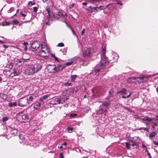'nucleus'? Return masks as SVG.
<instances>
[{"instance_id": "f257e3e1", "label": "nucleus", "mask_w": 158, "mask_h": 158, "mask_svg": "<svg viewBox=\"0 0 158 158\" xmlns=\"http://www.w3.org/2000/svg\"><path fill=\"white\" fill-rule=\"evenodd\" d=\"M108 59H101L100 63L97 64L94 69V71L96 73L99 72H102L106 66L109 64Z\"/></svg>"}, {"instance_id": "f03ea898", "label": "nucleus", "mask_w": 158, "mask_h": 158, "mask_svg": "<svg viewBox=\"0 0 158 158\" xmlns=\"http://www.w3.org/2000/svg\"><path fill=\"white\" fill-rule=\"evenodd\" d=\"M35 66H32L29 68L28 71L29 75H31L37 72L39 70L41 69V67L40 65H36Z\"/></svg>"}, {"instance_id": "7ed1b4c3", "label": "nucleus", "mask_w": 158, "mask_h": 158, "mask_svg": "<svg viewBox=\"0 0 158 158\" xmlns=\"http://www.w3.org/2000/svg\"><path fill=\"white\" fill-rule=\"evenodd\" d=\"M18 105L21 107L29 105L27 99L25 97L20 98L18 101Z\"/></svg>"}, {"instance_id": "20e7f679", "label": "nucleus", "mask_w": 158, "mask_h": 158, "mask_svg": "<svg viewBox=\"0 0 158 158\" xmlns=\"http://www.w3.org/2000/svg\"><path fill=\"white\" fill-rule=\"evenodd\" d=\"M40 44L39 42L37 41H34L31 45L29 49L30 51H34L36 50L40 47Z\"/></svg>"}, {"instance_id": "39448f33", "label": "nucleus", "mask_w": 158, "mask_h": 158, "mask_svg": "<svg viewBox=\"0 0 158 158\" xmlns=\"http://www.w3.org/2000/svg\"><path fill=\"white\" fill-rule=\"evenodd\" d=\"M47 68L49 73H56V65L55 64L49 65L47 66Z\"/></svg>"}, {"instance_id": "423d86ee", "label": "nucleus", "mask_w": 158, "mask_h": 158, "mask_svg": "<svg viewBox=\"0 0 158 158\" xmlns=\"http://www.w3.org/2000/svg\"><path fill=\"white\" fill-rule=\"evenodd\" d=\"M50 52L48 50H41L39 52V55L42 57H48L50 55Z\"/></svg>"}, {"instance_id": "0eeeda50", "label": "nucleus", "mask_w": 158, "mask_h": 158, "mask_svg": "<svg viewBox=\"0 0 158 158\" xmlns=\"http://www.w3.org/2000/svg\"><path fill=\"white\" fill-rule=\"evenodd\" d=\"M91 48H87L83 52V56L84 57H90L91 56Z\"/></svg>"}, {"instance_id": "6e6552de", "label": "nucleus", "mask_w": 158, "mask_h": 158, "mask_svg": "<svg viewBox=\"0 0 158 158\" xmlns=\"http://www.w3.org/2000/svg\"><path fill=\"white\" fill-rule=\"evenodd\" d=\"M115 93L114 90L113 89H111L109 91L108 95L105 98V99L106 100H109L110 98L115 96Z\"/></svg>"}, {"instance_id": "1a4fd4ad", "label": "nucleus", "mask_w": 158, "mask_h": 158, "mask_svg": "<svg viewBox=\"0 0 158 158\" xmlns=\"http://www.w3.org/2000/svg\"><path fill=\"white\" fill-rule=\"evenodd\" d=\"M102 50L101 52V59H108V58L106 56L105 54L106 48L105 46H102Z\"/></svg>"}, {"instance_id": "9d476101", "label": "nucleus", "mask_w": 158, "mask_h": 158, "mask_svg": "<svg viewBox=\"0 0 158 158\" xmlns=\"http://www.w3.org/2000/svg\"><path fill=\"white\" fill-rule=\"evenodd\" d=\"M65 97H61L60 98H55V100L57 101V102L56 104H62L66 100ZM54 104H56V103H55Z\"/></svg>"}, {"instance_id": "9b49d317", "label": "nucleus", "mask_w": 158, "mask_h": 158, "mask_svg": "<svg viewBox=\"0 0 158 158\" xmlns=\"http://www.w3.org/2000/svg\"><path fill=\"white\" fill-rule=\"evenodd\" d=\"M137 78L141 80L140 83L141 82H144L148 81V77L147 76H146L144 75H142Z\"/></svg>"}, {"instance_id": "f8f14e48", "label": "nucleus", "mask_w": 158, "mask_h": 158, "mask_svg": "<svg viewBox=\"0 0 158 158\" xmlns=\"http://www.w3.org/2000/svg\"><path fill=\"white\" fill-rule=\"evenodd\" d=\"M36 97V96L35 95L32 94H31L28 98H26L27 99L28 103L29 104L32 102L33 100L35 99Z\"/></svg>"}, {"instance_id": "ddd939ff", "label": "nucleus", "mask_w": 158, "mask_h": 158, "mask_svg": "<svg viewBox=\"0 0 158 158\" xmlns=\"http://www.w3.org/2000/svg\"><path fill=\"white\" fill-rule=\"evenodd\" d=\"M65 67L64 64H58L56 65V72L62 70Z\"/></svg>"}, {"instance_id": "4468645a", "label": "nucleus", "mask_w": 158, "mask_h": 158, "mask_svg": "<svg viewBox=\"0 0 158 158\" xmlns=\"http://www.w3.org/2000/svg\"><path fill=\"white\" fill-rule=\"evenodd\" d=\"M19 115L20 116V117L22 119L26 120L28 119L29 118L28 116L26 114H23V112L21 111L19 113Z\"/></svg>"}, {"instance_id": "2eb2a0df", "label": "nucleus", "mask_w": 158, "mask_h": 158, "mask_svg": "<svg viewBox=\"0 0 158 158\" xmlns=\"http://www.w3.org/2000/svg\"><path fill=\"white\" fill-rule=\"evenodd\" d=\"M89 8H90L91 10H89L88 8L86 9V10L88 11H89L90 13H92L93 12H96L98 11L97 7H92L91 6H90L89 7Z\"/></svg>"}, {"instance_id": "dca6fc26", "label": "nucleus", "mask_w": 158, "mask_h": 158, "mask_svg": "<svg viewBox=\"0 0 158 158\" xmlns=\"http://www.w3.org/2000/svg\"><path fill=\"white\" fill-rule=\"evenodd\" d=\"M77 90H80L82 91H85L86 90V88L85 85H82L77 86L76 87Z\"/></svg>"}, {"instance_id": "f3484780", "label": "nucleus", "mask_w": 158, "mask_h": 158, "mask_svg": "<svg viewBox=\"0 0 158 158\" xmlns=\"http://www.w3.org/2000/svg\"><path fill=\"white\" fill-rule=\"evenodd\" d=\"M19 74V73L18 72H17L15 70H13V72H11L10 75V77H13L15 76H18Z\"/></svg>"}, {"instance_id": "a211bd4d", "label": "nucleus", "mask_w": 158, "mask_h": 158, "mask_svg": "<svg viewBox=\"0 0 158 158\" xmlns=\"http://www.w3.org/2000/svg\"><path fill=\"white\" fill-rule=\"evenodd\" d=\"M127 90L125 88L121 90L120 91L117 92L116 94H117L122 93L123 94H127Z\"/></svg>"}, {"instance_id": "6ab92c4d", "label": "nucleus", "mask_w": 158, "mask_h": 158, "mask_svg": "<svg viewBox=\"0 0 158 158\" xmlns=\"http://www.w3.org/2000/svg\"><path fill=\"white\" fill-rule=\"evenodd\" d=\"M18 130L17 129L11 128L10 133L14 135H16L17 133Z\"/></svg>"}, {"instance_id": "aec40b11", "label": "nucleus", "mask_w": 158, "mask_h": 158, "mask_svg": "<svg viewBox=\"0 0 158 158\" xmlns=\"http://www.w3.org/2000/svg\"><path fill=\"white\" fill-rule=\"evenodd\" d=\"M10 70H5L3 71V74L6 76H10Z\"/></svg>"}, {"instance_id": "412c9836", "label": "nucleus", "mask_w": 158, "mask_h": 158, "mask_svg": "<svg viewBox=\"0 0 158 158\" xmlns=\"http://www.w3.org/2000/svg\"><path fill=\"white\" fill-rule=\"evenodd\" d=\"M8 105L10 107H12L13 106H17V103L16 102H10L8 103Z\"/></svg>"}, {"instance_id": "4be33fe9", "label": "nucleus", "mask_w": 158, "mask_h": 158, "mask_svg": "<svg viewBox=\"0 0 158 158\" xmlns=\"http://www.w3.org/2000/svg\"><path fill=\"white\" fill-rule=\"evenodd\" d=\"M106 110H104L102 108H101L98 111L97 113L98 114H103L104 112H106Z\"/></svg>"}, {"instance_id": "5701e85b", "label": "nucleus", "mask_w": 158, "mask_h": 158, "mask_svg": "<svg viewBox=\"0 0 158 158\" xmlns=\"http://www.w3.org/2000/svg\"><path fill=\"white\" fill-rule=\"evenodd\" d=\"M156 135H157V133L156 132L153 131L149 134V138H152L155 136Z\"/></svg>"}, {"instance_id": "b1692460", "label": "nucleus", "mask_w": 158, "mask_h": 158, "mask_svg": "<svg viewBox=\"0 0 158 158\" xmlns=\"http://www.w3.org/2000/svg\"><path fill=\"white\" fill-rule=\"evenodd\" d=\"M77 75H72L71 76V81L72 82L74 81L77 77Z\"/></svg>"}, {"instance_id": "393cba45", "label": "nucleus", "mask_w": 158, "mask_h": 158, "mask_svg": "<svg viewBox=\"0 0 158 158\" xmlns=\"http://www.w3.org/2000/svg\"><path fill=\"white\" fill-rule=\"evenodd\" d=\"M29 60V59H24L23 58L22 59H21L20 60H18V62L19 63H21L22 62L24 63V62H25L27 61V60Z\"/></svg>"}, {"instance_id": "a878e982", "label": "nucleus", "mask_w": 158, "mask_h": 158, "mask_svg": "<svg viewBox=\"0 0 158 158\" xmlns=\"http://www.w3.org/2000/svg\"><path fill=\"white\" fill-rule=\"evenodd\" d=\"M110 103L107 102H103L102 104V105L104 107H108L110 105Z\"/></svg>"}, {"instance_id": "bb28decb", "label": "nucleus", "mask_w": 158, "mask_h": 158, "mask_svg": "<svg viewBox=\"0 0 158 158\" xmlns=\"http://www.w3.org/2000/svg\"><path fill=\"white\" fill-rule=\"evenodd\" d=\"M129 141L132 143L131 145L132 147H134L135 146H137V143L135 141L132 140H130Z\"/></svg>"}, {"instance_id": "cd10ccee", "label": "nucleus", "mask_w": 158, "mask_h": 158, "mask_svg": "<svg viewBox=\"0 0 158 158\" xmlns=\"http://www.w3.org/2000/svg\"><path fill=\"white\" fill-rule=\"evenodd\" d=\"M46 11L47 12V14H48L51 13L50 6L48 5L46 7Z\"/></svg>"}, {"instance_id": "c85d7f7f", "label": "nucleus", "mask_w": 158, "mask_h": 158, "mask_svg": "<svg viewBox=\"0 0 158 158\" xmlns=\"http://www.w3.org/2000/svg\"><path fill=\"white\" fill-rule=\"evenodd\" d=\"M108 6V5H106L105 6H100L99 7H97L98 8L100 9L101 10H103L107 8Z\"/></svg>"}, {"instance_id": "c756f323", "label": "nucleus", "mask_w": 158, "mask_h": 158, "mask_svg": "<svg viewBox=\"0 0 158 158\" xmlns=\"http://www.w3.org/2000/svg\"><path fill=\"white\" fill-rule=\"evenodd\" d=\"M25 17H23L22 18H20L19 19L21 21L23 22V23H26L28 22L27 21H26L25 20Z\"/></svg>"}, {"instance_id": "7c9ffc66", "label": "nucleus", "mask_w": 158, "mask_h": 158, "mask_svg": "<svg viewBox=\"0 0 158 158\" xmlns=\"http://www.w3.org/2000/svg\"><path fill=\"white\" fill-rule=\"evenodd\" d=\"M12 23L16 25L19 23V22L17 19H15L12 21Z\"/></svg>"}, {"instance_id": "2f4dec72", "label": "nucleus", "mask_w": 158, "mask_h": 158, "mask_svg": "<svg viewBox=\"0 0 158 158\" xmlns=\"http://www.w3.org/2000/svg\"><path fill=\"white\" fill-rule=\"evenodd\" d=\"M102 0H92L91 3L92 4H94L95 3L99 2Z\"/></svg>"}, {"instance_id": "473e14b6", "label": "nucleus", "mask_w": 158, "mask_h": 158, "mask_svg": "<svg viewBox=\"0 0 158 158\" xmlns=\"http://www.w3.org/2000/svg\"><path fill=\"white\" fill-rule=\"evenodd\" d=\"M131 92H130L129 94L126 97V96H123L122 97V98H129L131 96Z\"/></svg>"}, {"instance_id": "72a5a7b5", "label": "nucleus", "mask_w": 158, "mask_h": 158, "mask_svg": "<svg viewBox=\"0 0 158 158\" xmlns=\"http://www.w3.org/2000/svg\"><path fill=\"white\" fill-rule=\"evenodd\" d=\"M40 106H41L40 103L39 102L38 103H37L35 105V106H34V108L35 109H37V107Z\"/></svg>"}, {"instance_id": "f704fd0d", "label": "nucleus", "mask_w": 158, "mask_h": 158, "mask_svg": "<svg viewBox=\"0 0 158 158\" xmlns=\"http://www.w3.org/2000/svg\"><path fill=\"white\" fill-rule=\"evenodd\" d=\"M125 144H126V147L128 149H129L130 148V144L128 142H126Z\"/></svg>"}, {"instance_id": "c9c22d12", "label": "nucleus", "mask_w": 158, "mask_h": 158, "mask_svg": "<svg viewBox=\"0 0 158 158\" xmlns=\"http://www.w3.org/2000/svg\"><path fill=\"white\" fill-rule=\"evenodd\" d=\"M51 103L52 104H53V105H56V104H54V103H56V102H57V101H56L55 100V98L54 99H52V100L51 101Z\"/></svg>"}, {"instance_id": "e433bc0d", "label": "nucleus", "mask_w": 158, "mask_h": 158, "mask_svg": "<svg viewBox=\"0 0 158 158\" xmlns=\"http://www.w3.org/2000/svg\"><path fill=\"white\" fill-rule=\"evenodd\" d=\"M10 23L6 21H5L4 23L2 25L4 26H8V25H10Z\"/></svg>"}, {"instance_id": "4c0bfd02", "label": "nucleus", "mask_w": 158, "mask_h": 158, "mask_svg": "<svg viewBox=\"0 0 158 158\" xmlns=\"http://www.w3.org/2000/svg\"><path fill=\"white\" fill-rule=\"evenodd\" d=\"M146 121L148 122H152V118H149L148 116L147 118L146 119Z\"/></svg>"}, {"instance_id": "58836bf2", "label": "nucleus", "mask_w": 158, "mask_h": 158, "mask_svg": "<svg viewBox=\"0 0 158 158\" xmlns=\"http://www.w3.org/2000/svg\"><path fill=\"white\" fill-rule=\"evenodd\" d=\"M75 4L74 3H71L69 4V9L72 8L74 7Z\"/></svg>"}, {"instance_id": "ea45409f", "label": "nucleus", "mask_w": 158, "mask_h": 158, "mask_svg": "<svg viewBox=\"0 0 158 158\" xmlns=\"http://www.w3.org/2000/svg\"><path fill=\"white\" fill-rule=\"evenodd\" d=\"M20 14L21 15V16L22 17H25L26 16V15L25 14H24V13H23L22 11H21L20 12Z\"/></svg>"}, {"instance_id": "a19ab883", "label": "nucleus", "mask_w": 158, "mask_h": 158, "mask_svg": "<svg viewBox=\"0 0 158 158\" xmlns=\"http://www.w3.org/2000/svg\"><path fill=\"white\" fill-rule=\"evenodd\" d=\"M57 46L59 47H62L64 46V44L62 43H60L58 44Z\"/></svg>"}, {"instance_id": "79ce46f5", "label": "nucleus", "mask_w": 158, "mask_h": 158, "mask_svg": "<svg viewBox=\"0 0 158 158\" xmlns=\"http://www.w3.org/2000/svg\"><path fill=\"white\" fill-rule=\"evenodd\" d=\"M13 63L12 62L10 63L8 65L9 66V67L10 68H12V67H13Z\"/></svg>"}, {"instance_id": "37998d69", "label": "nucleus", "mask_w": 158, "mask_h": 158, "mask_svg": "<svg viewBox=\"0 0 158 158\" xmlns=\"http://www.w3.org/2000/svg\"><path fill=\"white\" fill-rule=\"evenodd\" d=\"M8 118L7 117H4L2 118V121L4 122L8 120Z\"/></svg>"}, {"instance_id": "c03bdc74", "label": "nucleus", "mask_w": 158, "mask_h": 158, "mask_svg": "<svg viewBox=\"0 0 158 158\" xmlns=\"http://www.w3.org/2000/svg\"><path fill=\"white\" fill-rule=\"evenodd\" d=\"M49 97V96L48 95H45L42 97L43 99L45 100L48 98Z\"/></svg>"}, {"instance_id": "a18cd8bd", "label": "nucleus", "mask_w": 158, "mask_h": 158, "mask_svg": "<svg viewBox=\"0 0 158 158\" xmlns=\"http://www.w3.org/2000/svg\"><path fill=\"white\" fill-rule=\"evenodd\" d=\"M116 3L118 5H120L121 6L123 5V3H122V2L119 0H118L117 1Z\"/></svg>"}, {"instance_id": "49530a36", "label": "nucleus", "mask_w": 158, "mask_h": 158, "mask_svg": "<svg viewBox=\"0 0 158 158\" xmlns=\"http://www.w3.org/2000/svg\"><path fill=\"white\" fill-rule=\"evenodd\" d=\"M41 50H48L49 51V49L48 48V47H46L44 48H41Z\"/></svg>"}, {"instance_id": "de8ad7c7", "label": "nucleus", "mask_w": 158, "mask_h": 158, "mask_svg": "<svg viewBox=\"0 0 158 158\" xmlns=\"http://www.w3.org/2000/svg\"><path fill=\"white\" fill-rule=\"evenodd\" d=\"M73 62H69L66 63V64H65L68 66L71 65L73 64Z\"/></svg>"}, {"instance_id": "09e8293b", "label": "nucleus", "mask_w": 158, "mask_h": 158, "mask_svg": "<svg viewBox=\"0 0 158 158\" xmlns=\"http://www.w3.org/2000/svg\"><path fill=\"white\" fill-rule=\"evenodd\" d=\"M72 84L71 83L67 82L66 83L64 84V85L66 86H69L71 85Z\"/></svg>"}, {"instance_id": "8fccbe9b", "label": "nucleus", "mask_w": 158, "mask_h": 158, "mask_svg": "<svg viewBox=\"0 0 158 158\" xmlns=\"http://www.w3.org/2000/svg\"><path fill=\"white\" fill-rule=\"evenodd\" d=\"M77 114L75 113H72L70 114V116L71 117H75V116H77Z\"/></svg>"}, {"instance_id": "3c124183", "label": "nucleus", "mask_w": 158, "mask_h": 158, "mask_svg": "<svg viewBox=\"0 0 158 158\" xmlns=\"http://www.w3.org/2000/svg\"><path fill=\"white\" fill-rule=\"evenodd\" d=\"M52 56L54 58L55 60H56V61H57L58 62H59V60H58V58L56 57L55 56L53 55V54H52Z\"/></svg>"}, {"instance_id": "603ef678", "label": "nucleus", "mask_w": 158, "mask_h": 158, "mask_svg": "<svg viewBox=\"0 0 158 158\" xmlns=\"http://www.w3.org/2000/svg\"><path fill=\"white\" fill-rule=\"evenodd\" d=\"M33 11L35 12H36L37 11V8L35 6L33 7Z\"/></svg>"}, {"instance_id": "864d4df0", "label": "nucleus", "mask_w": 158, "mask_h": 158, "mask_svg": "<svg viewBox=\"0 0 158 158\" xmlns=\"http://www.w3.org/2000/svg\"><path fill=\"white\" fill-rule=\"evenodd\" d=\"M58 15L60 16H63V17H64V15H63L62 13L60 12H58Z\"/></svg>"}, {"instance_id": "5fc2aeb1", "label": "nucleus", "mask_w": 158, "mask_h": 158, "mask_svg": "<svg viewBox=\"0 0 158 158\" xmlns=\"http://www.w3.org/2000/svg\"><path fill=\"white\" fill-rule=\"evenodd\" d=\"M31 4H32V5H34L35 4V2H32V1H29L28 2V5H30Z\"/></svg>"}, {"instance_id": "6e6d98bb", "label": "nucleus", "mask_w": 158, "mask_h": 158, "mask_svg": "<svg viewBox=\"0 0 158 158\" xmlns=\"http://www.w3.org/2000/svg\"><path fill=\"white\" fill-rule=\"evenodd\" d=\"M67 130H68V131H72L73 130V127H68L67 128Z\"/></svg>"}, {"instance_id": "4d7b16f0", "label": "nucleus", "mask_w": 158, "mask_h": 158, "mask_svg": "<svg viewBox=\"0 0 158 158\" xmlns=\"http://www.w3.org/2000/svg\"><path fill=\"white\" fill-rule=\"evenodd\" d=\"M85 32V29L83 28L81 31V35L82 36L83 35H84V34Z\"/></svg>"}, {"instance_id": "13d9d810", "label": "nucleus", "mask_w": 158, "mask_h": 158, "mask_svg": "<svg viewBox=\"0 0 158 158\" xmlns=\"http://www.w3.org/2000/svg\"><path fill=\"white\" fill-rule=\"evenodd\" d=\"M60 158H64L63 153L61 152L60 154Z\"/></svg>"}, {"instance_id": "bf43d9fd", "label": "nucleus", "mask_w": 158, "mask_h": 158, "mask_svg": "<svg viewBox=\"0 0 158 158\" xmlns=\"http://www.w3.org/2000/svg\"><path fill=\"white\" fill-rule=\"evenodd\" d=\"M153 143L155 145L158 146V142H156L154 140L153 141Z\"/></svg>"}, {"instance_id": "052dcab7", "label": "nucleus", "mask_w": 158, "mask_h": 158, "mask_svg": "<svg viewBox=\"0 0 158 158\" xmlns=\"http://www.w3.org/2000/svg\"><path fill=\"white\" fill-rule=\"evenodd\" d=\"M147 118H148V116H146L144 117V118H142V120L143 121H146V120Z\"/></svg>"}, {"instance_id": "680f3d73", "label": "nucleus", "mask_w": 158, "mask_h": 158, "mask_svg": "<svg viewBox=\"0 0 158 158\" xmlns=\"http://www.w3.org/2000/svg\"><path fill=\"white\" fill-rule=\"evenodd\" d=\"M48 15L47 16V19H49L51 17V15L50 14V13L48 14Z\"/></svg>"}, {"instance_id": "e2e57ef3", "label": "nucleus", "mask_w": 158, "mask_h": 158, "mask_svg": "<svg viewBox=\"0 0 158 158\" xmlns=\"http://www.w3.org/2000/svg\"><path fill=\"white\" fill-rule=\"evenodd\" d=\"M45 24L48 26L50 25V22L49 20H48V21L45 23Z\"/></svg>"}, {"instance_id": "0e129e2a", "label": "nucleus", "mask_w": 158, "mask_h": 158, "mask_svg": "<svg viewBox=\"0 0 158 158\" xmlns=\"http://www.w3.org/2000/svg\"><path fill=\"white\" fill-rule=\"evenodd\" d=\"M23 44L25 46H27V45H28V43L27 42H24L23 43Z\"/></svg>"}, {"instance_id": "69168bd1", "label": "nucleus", "mask_w": 158, "mask_h": 158, "mask_svg": "<svg viewBox=\"0 0 158 158\" xmlns=\"http://www.w3.org/2000/svg\"><path fill=\"white\" fill-rule=\"evenodd\" d=\"M143 130L145 131H146L148 132L149 131V128H148L143 127Z\"/></svg>"}, {"instance_id": "338daca9", "label": "nucleus", "mask_w": 158, "mask_h": 158, "mask_svg": "<svg viewBox=\"0 0 158 158\" xmlns=\"http://www.w3.org/2000/svg\"><path fill=\"white\" fill-rule=\"evenodd\" d=\"M41 48H45L46 47H47V46L46 45L44 44H41Z\"/></svg>"}, {"instance_id": "774afa93", "label": "nucleus", "mask_w": 158, "mask_h": 158, "mask_svg": "<svg viewBox=\"0 0 158 158\" xmlns=\"http://www.w3.org/2000/svg\"><path fill=\"white\" fill-rule=\"evenodd\" d=\"M147 156H148L149 158H152V157L150 155V153H147Z\"/></svg>"}]
</instances>
